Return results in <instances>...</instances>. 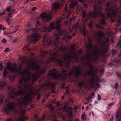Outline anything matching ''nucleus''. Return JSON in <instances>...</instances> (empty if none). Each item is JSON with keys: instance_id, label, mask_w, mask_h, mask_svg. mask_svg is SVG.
<instances>
[{"instance_id": "nucleus-4", "label": "nucleus", "mask_w": 121, "mask_h": 121, "mask_svg": "<svg viewBox=\"0 0 121 121\" xmlns=\"http://www.w3.org/2000/svg\"><path fill=\"white\" fill-rule=\"evenodd\" d=\"M74 48V46H72L71 48V52L70 54H68V55L64 57V60L65 61L63 62H62L61 60H59L57 59L58 55V54L56 53L51 54L50 61L57 62L60 66H62L63 63H66L67 65H68L72 60L73 59L77 60L78 59L76 52H73Z\"/></svg>"}, {"instance_id": "nucleus-11", "label": "nucleus", "mask_w": 121, "mask_h": 121, "mask_svg": "<svg viewBox=\"0 0 121 121\" xmlns=\"http://www.w3.org/2000/svg\"><path fill=\"white\" fill-rule=\"evenodd\" d=\"M27 66L29 68L32 69H38L39 68V66L38 65H36L35 62L30 60L29 63H27Z\"/></svg>"}, {"instance_id": "nucleus-48", "label": "nucleus", "mask_w": 121, "mask_h": 121, "mask_svg": "<svg viewBox=\"0 0 121 121\" xmlns=\"http://www.w3.org/2000/svg\"><path fill=\"white\" fill-rule=\"evenodd\" d=\"M82 51L81 49H79L78 52V54H80L82 52Z\"/></svg>"}, {"instance_id": "nucleus-16", "label": "nucleus", "mask_w": 121, "mask_h": 121, "mask_svg": "<svg viewBox=\"0 0 121 121\" xmlns=\"http://www.w3.org/2000/svg\"><path fill=\"white\" fill-rule=\"evenodd\" d=\"M72 108L70 107H68V109L66 111L67 112H69V117H71L72 116V113L71 111Z\"/></svg>"}, {"instance_id": "nucleus-21", "label": "nucleus", "mask_w": 121, "mask_h": 121, "mask_svg": "<svg viewBox=\"0 0 121 121\" xmlns=\"http://www.w3.org/2000/svg\"><path fill=\"white\" fill-rule=\"evenodd\" d=\"M78 3L76 1H74L72 2L70 5L69 7L70 8H73L76 5H77Z\"/></svg>"}, {"instance_id": "nucleus-35", "label": "nucleus", "mask_w": 121, "mask_h": 121, "mask_svg": "<svg viewBox=\"0 0 121 121\" xmlns=\"http://www.w3.org/2000/svg\"><path fill=\"white\" fill-rule=\"evenodd\" d=\"M94 95V93L93 92L89 95V96H90L91 98L92 99Z\"/></svg>"}, {"instance_id": "nucleus-19", "label": "nucleus", "mask_w": 121, "mask_h": 121, "mask_svg": "<svg viewBox=\"0 0 121 121\" xmlns=\"http://www.w3.org/2000/svg\"><path fill=\"white\" fill-rule=\"evenodd\" d=\"M59 6V4L58 3L53 4H52V9H53L55 10L58 9Z\"/></svg>"}, {"instance_id": "nucleus-41", "label": "nucleus", "mask_w": 121, "mask_h": 121, "mask_svg": "<svg viewBox=\"0 0 121 121\" xmlns=\"http://www.w3.org/2000/svg\"><path fill=\"white\" fill-rule=\"evenodd\" d=\"M121 45V38L119 39V42L118 43V45L120 46Z\"/></svg>"}, {"instance_id": "nucleus-3", "label": "nucleus", "mask_w": 121, "mask_h": 121, "mask_svg": "<svg viewBox=\"0 0 121 121\" xmlns=\"http://www.w3.org/2000/svg\"><path fill=\"white\" fill-rule=\"evenodd\" d=\"M116 5L113 2H107L106 5V12H108L106 18L109 17L111 21L115 22V19L118 21L119 23H121V10L118 12Z\"/></svg>"}, {"instance_id": "nucleus-31", "label": "nucleus", "mask_w": 121, "mask_h": 121, "mask_svg": "<svg viewBox=\"0 0 121 121\" xmlns=\"http://www.w3.org/2000/svg\"><path fill=\"white\" fill-rule=\"evenodd\" d=\"M47 31L48 32L52 31L53 30L50 26L47 27Z\"/></svg>"}, {"instance_id": "nucleus-62", "label": "nucleus", "mask_w": 121, "mask_h": 121, "mask_svg": "<svg viewBox=\"0 0 121 121\" xmlns=\"http://www.w3.org/2000/svg\"><path fill=\"white\" fill-rule=\"evenodd\" d=\"M5 13V11H4L2 13H0V15H1L3 14H4Z\"/></svg>"}, {"instance_id": "nucleus-23", "label": "nucleus", "mask_w": 121, "mask_h": 121, "mask_svg": "<svg viewBox=\"0 0 121 121\" xmlns=\"http://www.w3.org/2000/svg\"><path fill=\"white\" fill-rule=\"evenodd\" d=\"M5 84L4 82H0V89L2 88Z\"/></svg>"}, {"instance_id": "nucleus-24", "label": "nucleus", "mask_w": 121, "mask_h": 121, "mask_svg": "<svg viewBox=\"0 0 121 121\" xmlns=\"http://www.w3.org/2000/svg\"><path fill=\"white\" fill-rule=\"evenodd\" d=\"M106 0H98L97 2V4L100 5L104 1H105Z\"/></svg>"}, {"instance_id": "nucleus-63", "label": "nucleus", "mask_w": 121, "mask_h": 121, "mask_svg": "<svg viewBox=\"0 0 121 121\" xmlns=\"http://www.w3.org/2000/svg\"><path fill=\"white\" fill-rule=\"evenodd\" d=\"M30 45V44H27V45H25L24 46V47L23 48H26V47H27L29 45Z\"/></svg>"}, {"instance_id": "nucleus-10", "label": "nucleus", "mask_w": 121, "mask_h": 121, "mask_svg": "<svg viewBox=\"0 0 121 121\" xmlns=\"http://www.w3.org/2000/svg\"><path fill=\"white\" fill-rule=\"evenodd\" d=\"M59 71H56L55 69H54L52 71H50L48 76L52 77L54 79H56L59 77Z\"/></svg>"}, {"instance_id": "nucleus-28", "label": "nucleus", "mask_w": 121, "mask_h": 121, "mask_svg": "<svg viewBox=\"0 0 121 121\" xmlns=\"http://www.w3.org/2000/svg\"><path fill=\"white\" fill-rule=\"evenodd\" d=\"M48 53V51H45L42 53V56L43 57L44 56H45L46 54H47Z\"/></svg>"}, {"instance_id": "nucleus-34", "label": "nucleus", "mask_w": 121, "mask_h": 121, "mask_svg": "<svg viewBox=\"0 0 121 121\" xmlns=\"http://www.w3.org/2000/svg\"><path fill=\"white\" fill-rule=\"evenodd\" d=\"M121 107L119 108L118 110V112L117 113L121 114Z\"/></svg>"}, {"instance_id": "nucleus-38", "label": "nucleus", "mask_w": 121, "mask_h": 121, "mask_svg": "<svg viewBox=\"0 0 121 121\" xmlns=\"http://www.w3.org/2000/svg\"><path fill=\"white\" fill-rule=\"evenodd\" d=\"M117 75L118 77L120 78H121V74L117 72Z\"/></svg>"}, {"instance_id": "nucleus-18", "label": "nucleus", "mask_w": 121, "mask_h": 121, "mask_svg": "<svg viewBox=\"0 0 121 121\" xmlns=\"http://www.w3.org/2000/svg\"><path fill=\"white\" fill-rule=\"evenodd\" d=\"M116 118L117 121H121V114L117 113L116 114Z\"/></svg>"}, {"instance_id": "nucleus-58", "label": "nucleus", "mask_w": 121, "mask_h": 121, "mask_svg": "<svg viewBox=\"0 0 121 121\" xmlns=\"http://www.w3.org/2000/svg\"><path fill=\"white\" fill-rule=\"evenodd\" d=\"M67 37L69 39H71V36L70 35H68Z\"/></svg>"}, {"instance_id": "nucleus-64", "label": "nucleus", "mask_w": 121, "mask_h": 121, "mask_svg": "<svg viewBox=\"0 0 121 121\" xmlns=\"http://www.w3.org/2000/svg\"><path fill=\"white\" fill-rule=\"evenodd\" d=\"M89 108V106H87L86 107V110H88Z\"/></svg>"}, {"instance_id": "nucleus-36", "label": "nucleus", "mask_w": 121, "mask_h": 121, "mask_svg": "<svg viewBox=\"0 0 121 121\" xmlns=\"http://www.w3.org/2000/svg\"><path fill=\"white\" fill-rule=\"evenodd\" d=\"M3 69L2 64L1 63L0 64V70L2 71Z\"/></svg>"}, {"instance_id": "nucleus-61", "label": "nucleus", "mask_w": 121, "mask_h": 121, "mask_svg": "<svg viewBox=\"0 0 121 121\" xmlns=\"http://www.w3.org/2000/svg\"><path fill=\"white\" fill-rule=\"evenodd\" d=\"M3 26L2 25H0V30H2V28Z\"/></svg>"}, {"instance_id": "nucleus-14", "label": "nucleus", "mask_w": 121, "mask_h": 121, "mask_svg": "<svg viewBox=\"0 0 121 121\" xmlns=\"http://www.w3.org/2000/svg\"><path fill=\"white\" fill-rule=\"evenodd\" d=\"M55 84L51 83H48L47 84H43L42 85V87H45L47 89L53 88L54 87Z\"/></svg>"}, {"instance_id": "nucleus-60", "label": "nucleus", "mask_w": 121, "mask_h": 121, "mask_svg": "<svg viewBox=\"0 0 121 121\" xmlns=\"http://www.w3.org/2000/svg\"><path fill=\"white\" fill-rule=\"evenodd\" d=\"M51 41H49L48 43V45H50L51 44Z\"/></svg>"}, {"instance_id": "nucleus-26", "label": "nucleus", "mask_w": 121, "mask_h": 121, "mask_svg": "<svg viewBox=\"0 0 121 121\" xmlns=\"http://www.w3.org/2000/svg\"><path fill=\"white\" fill-rule=\"evenodd\" d=\"M4 98L2 95L0 94V99L1 100L0 103H2L4 101Z\"/></svg>"}, {"instance_id": "nucleus-59", "label": "nucleus", "mask_w": 121, "mask_h": 121, "mask_svg": "<svg viewBox=\"0 0 121 121\" xmlns=\"http://www.w3.org/2000/svg\"><path fill=\"white\" fill-rule=\"evenodd\" d=\"M39 21H38L36 22V25H38L39 24Z\"/></svg>"}, {"instance_id": "nucleus-39", "label": "nucleus", "mask_w": 121, "mask_h": 121, "mask_svg": "<svg viewBox=\"0 0 121 121\" xmlns=\"http://www.w3.org/2000/svg\"><path fill=\"white\" fill-rule=\"evenodd\" d=\"M3 43H5L7 42V40L5 39L4 38L2 40Z\"/></svg>"}, {"instance_id": "nucleus-25", "label": "nucleus", "mask_w": 121, "mask_h": 121, "mask_svg": "<svg viewBox=\"0 0 121 121\" xmlns=\"http://www.w3.org/2000/svg\"><path fill=\"white\" fill-rule=\"evenodd\" d=\"M20 114L21 116L24 115L25 114V111L24 110H21L20 112Z\"/></svg>"}, {"instance_id": "nucleus-45", "label": "nucleus", "mask_w": 121, "mask_h": 121, "mask_svg": "<svg viewBox=\"0 0 121 121\" xmlns=\"http://www.w3.org/2000/svg\"><path fill=\"white\" fill-rule=\"evenodd\" d=\"M92 99L90 96H88L86 99V100L89 101L91 99Z\"/></svg>"}, {"instance_id": "nucleus-22", "label": "nucleus", "mask_w": 121, "mask_h": 121, "mask_svg": "<svg viewBox=\"0 0 121 121\" xmlns=\"http://www.w3.org/2000/svg\"><path fill=\"white\" fill-rule=\"evenodd\" d=\"M96 34L100 38H101L104 35V33L101 32H96Z\"/></svg>"}, {"instance_id": "nucleus-17", "label": "nucleus", "mask_w": 121, "mask_h": 121, "mask_svg": "<svg viewBox=\"0 0 121 121\" xmlns=\"http://www.w3.org/2000/svg\"><path fill=\"white\" fill-rule=\"evenodd\" d=\"M69 49V47H68V48L64 47H61L60 49L61 50L64 51L65 52H67L68 53V51Z\"/></svg>"}, {"instance_id": "nucleus-2", "label": "nucleus", "mask_w": 121, "mask_h": 121, "mask_svg": "<svg viewBox=\"0 0 121 121\" xmlns=\"http://www.w3.org/2000/svg\"><path fill=\"white\" fill-rule=\"evenodd\" d=\"M109 41L108 39L107 38L101 42V45H99L98 46L95 44L93 46L91 43V39L88 38V41L86 44V48L89 51L92 48L93 50L91 54H88L85 56H83L81 58V60L85 62L82 63V65L90 68L88 72L84 73V76L89 75L93 76L95 75L96 71L94 70L93 66L89 62L93 60L96 61L99 56L108 51L109 46L108 43Z\"/></svg>"}, {"instance_id": "nucleus-9", "label": "nucleus", "mask_w": 121, "mask_h": 121, "mask_svg": "<svg viewBox=\"0 0 121 121\" xmlns=\"http://www.w3.org/2000/svg\"><path fill=\"white\" fill-rule=\"evenodd\" d=\"M60 21L61 20H56L55 22H54L50 23V27L53 30L56 28L58 30H59L61 27V26L59 24Z\"/></svg>"}, {"instance_id": "nucleus-47", "label": "nucleus", "mask_w": 121, "mask_h": 121, "mask_svg": "<svg viewBox=\"0 0 121 121\" xmlns=\"http://www.w3.org/2000/svg\"><path fill=\"white\" fill-rule=\"evenodd\" d=\"M37 9V8L36 7H34L31 9V10L32 11H34Z\"/></svg>"}, {"instance_id": "nucleus-54", "label": "nucleus", "mask_w": 121, "mask_h": 121, "mask_svg": "<svg viewBox=\"0 0 121 121\" xmlns=\"http://www.w3.org/2000/svg\"><path fill=\"white\" fill-rule=\"evenodd\" d=\"M81 118L82 119H86L85 117L84 116V115H83L82 116Z\"/></svg>"}, {"instance_id": "nucleus-20", "label": "nucleus", "mask_w": 121, "mask_h": 121, "mask_svg": "<svg viewBox=\"0 0 121 121\" xmlns=\"http://www.w3.org/2000/svg\"><path fill=\"white\" fill-rule=\"evenodd\" d=\"M59 35V34H56L55 35V36L56 39H55L54 41L55 44H56L57 43L58 39V36Z\"/></svg>"}, {"instance_id": "nucleus-50", "label": "nucleus", "mask_w": 121, "mask_h": 121, "mask_svg": "<svg viewBox=\"0 0 121 121\" xmlns=\"http://www.w3.org/2000/svg\"><path fill=\"white\" fill-rule=\"evenodd\" d=\"M67 7V4H66L65 6V11L66 12H67L68 11L66 10V9Z\"/></svg>"}, {"instance_id": "nucleus-15", "label": "nucleus", "mask_w": 121, "mask_h": 121, "mask_svg": "<svg viewBox=\"0 0 121 121\" xmlns=\"http://www.w3.org/2000/svg\"><path fill=\"white\" fill-rule=\"evenodd\" d=\"M33 32H44L47 31V28L43 27L41 29H39L37 28H33L31 29Z\"/></svg>"}, {"instance_id": "nucleus-40", "label": "nucleus", "mask_w": 121, "mask_h": 121, "mask_svg": "<svg viewBox=\"0 0 121 121\" xmlns=\"http://www.w3.org/2000/svg\"><path fill=\"white\" fill-rule=\"evenodd\" d=\"M44 117L45 116H44L43 118H41V119H37V120L36 121H41L44 119Z\"/></svg>"}, {"instance_id": "nucleus-55", "label": "nucleus", "mask_w": 121, "mask_h": 121, "mask_svg": "<svg viewBox=\"0 0 121 121\" xmlns=\"http://www.w3.org/2000/svg\"><path fill=\"white\" fill-rule=\"evenodd\" d=\"M107 35H108L109 36L110 35H111V32H107Z\"/></svg>"}, {"instance_id": "nucleus-37", "label": "nucleus", "mask_w": 121, "mask_h": 121, "mask_svg": "<svg viewBox=\"0 0 121 121\" xmlns=\"http://www.w3.org/2000/svg\"><path fill=\"white\" fill-rule=\"evenodd\" d=\"M41 97V95L40 94H39L38 95V96L37 98V99L38 100H39Z\"/></svg>"}, {"instance_id": "nucleus-44", "label": "nucleus", "mask_w": 121, "mask_h": 121, "mask_svg": "<svg viewBox=\"0 0 121 121\" xmlns=\"http://www.w3.org/2000/svg\"><path fill=\"white\" fill-rule=\"evenodd\" d=\"M118 86V83H116L114 85V87L115 88H117Z\"/></svg>"}, {"instance_id": "nucleus-46", "label": "nucleus", "mask_w": 121, "mask_h": 121, "mask_svg": "<svg viewBox=\"0 0 121 121\" xmlns=\"http://www.w3.org/2000/svg\"><path fill=\"white\" fill-rule=\"evenodd\" d=\"M101 96L99 95H98V100L99 101L101 99Z\"/></svg>"}, {"instance_id": "nucleus-52", "label": "nucleus", "mask_w": 121, "mask_h": 121, "mask_svg": "<svg viewBox=\"0 0 121 121\" xmlns=\"http://www.w3.org/2000/svg\"><path fill=\"white\" fill-rule=\"evenodd\" d=\"M9 17H7V18L5 20L6 22H9Z\"/></svg>"}, {"instance_id": "nucleus-30", "label": "nucleus", "mask_w": 121, "mask_h": 121, "mask_svg": "<svg viewBox=\"0 0 121 121\" xmlns=\"http://www.w3.org/2000/svg\"><path fill=\"white\" fill-rule=\"evenodd\" d=\"M85 11L84 10L82 11V14L83 17V18L84 19L86 17V15L85 14Z\"/></svg>"}, {"instance_id": "nucleus-8", "label": "nucleus", "mask_w": 121, "mask_h": 121, "mask_svg": "<svg viewBox=\"0 0 121 121\" xmlns=\"http://www.w3.org/2000/svg\"><path fill=\"white\" fill-rule=\"evenodd\" d=\"M16 105L15 103L12 102L9 103L4 108V110L5 112L8 114L10 111L13 110L15 108Z\"/></svg>"}, {"instance_id": "nucleus-13", "label": "nucleus", "mask_w": 121, "mask_h": 121, "mask_svg": "<svg viewBox=\"0 0 121 121\" xmlns=\"http://www.w3.org/2000/svg\"><path fill=\"white\" fill-rule=\"evenodd\" d=\"M40 16L42 18L44 22L48 21L51 18L50 15L49 14L43 13L41 14Z\"/></svg>"}, {"instance_id": "nucleus-56", "label": "nucleus", "mask_w": 121, "mask_h": 121, "mask_svg": "<svg viewBox=\"0 0 121 121\" xmlns=\"http://www.w3.org/2000/svg\"><path fill=\"white\" fill-rule=\"evenodd\" d=\"M17 31V29H15L14 31L12 32H11L10 34H13L15 32H16Z\"/></svg>"}, {"instance_id": "nucleus-6", "label": "nucleus", "mask_w": 121, "mask_h": 121, "mask_svg": "<svg viewBox=\"0 0 121 121\" xmlns=\"http://www.w3.org/2000/svg\"><path fill=\"white\" fill-rule=\"evenodd\" d=\"M81 69L79 66L77 67L75 69H73L68 73L67 72H66L65 70H64L61 71V78L63 81L66 79L67 75L70 76L74 74L76 77H78L81 74Z\"/></svg>"}, {"instance_id": "nucleus-32", "label": "nucleus", "mask_w": 121, "mask_h": 121, "mask_svg": "<svg viewBox=\"0 0 121 121\" xmlns=\"http://www.w3.org/2000/svg\"><path fill=\"white\" fill-rule=\"evenodd\" d=\"M12 9V7L10 6L9 7H8L6 8V10L8 12L10 11Z\"/></svg>"}, {"instance_id": "nucleus-49", "label": "nucleus", "mask_w": 121, "mask_h": 121, "mask_svg": "<svg viewBox=\"0 0 121 121\" xmlns=\"http://www.w3.org/2000/svg\"><path fill=\"white\" fill-rule=\"evenodd\" d=\"M9 50V48H6L4 50V51L6 52H8Z\"/></svg>"}, {"instance_id": "nucleus-33", "label": "nucleus", "mask_w": 121, "mask_h": 121, "mask_svg": "<svg viewBox=\"0 0 121 121\" xmlns=\"http://www.w3.org/2000/svg\"><path fill=\"white\" fill-rule=\"evenodd\" d=\"M112 55H115L117 53L116 50H113L112 51Z\"/></svg>"}, {"instance_id": "nucleus-42", "label": "nucleus", "mask_w": 121, "mask_h": 121, "mask_svg": "<svg viewBox=\"0 0 121 121\" xmlns=\"http://www.w3.org/2000/svg\"><path fill=\"white\" fill-rule=\"evenodd\" d=\"M96 27L97 28H100L102 29L103 28L101 26H100L99 25L97 24L96 25Z\"/></svg>"}, {"instance_id": "nucleus-29", "label": "nucleus", "mask_w": 121, "mask_h": 121, "mask_svg": "<svg viewBox=\"0 0 121 121\" xmlns=\"http://www.w3.org/2000/svg\"><path fill=\"white\" fill-rule=\"evenodd\" d=\"M114 104V103L113 102H112L111 104H108V106L107 107L108 109H110L111 107V106H112Z\"/></svg>"}, {"instance_id": "nucleus-43", "label": "nucleus", "mask_w": 121, "mask_h": 121, "mask_svg": "<svg viewBox=\"0 0 121 121\" xmlns=\"http://www.w3.org/2000/svg\"><path fill=\"white\" fill-rule=\"evenodd\" d=\"M93 22H91L89 24V26L90 28H91L92 26Z\"/></svg>"}, {"instance_id": "nucleus-7", "label": "nucleus", "mask_w": 121, "mask_h": 121, "mask_svg": "<svg viewBox=\"0 0 121 121\" xmlns=\"http://www.w3.org/2000/svg\"><path fill=\"white\" fill-rule=\"evenodd\" d=\"M100 81V80L98 78L95 80L93 77L89 80L87 81L86 82H85L84 81H81L78 84L79 87L82 86H84L86 89H91L94 87V82L95 81Z\"/></svg>"}, {"instance_id": "nucleus-51", "label": "nucleus", "mask_w": 121, "mask_h": 121, "mask_svg": "<svg viewBox=\"0 0 121 121\" xmlns=\"http://www.w3.org/2000/svg\"><path fill=\"white\" fill-rule=\"evenodd\" d=\"M114 119L113 116H112L110 118L109 121H113Z\"/></svg>"}, {"instance_id": "nucleus-53", "label": "nucleus", "mask_w": 121, "mask_h": 121, "mask_svg": "<svg viewBox=\"0 0 121 121\" xmlns=\"http://www.w3.org/2000/svg\"><path fill=\"white\" fill-rule=\"evenodd\" d=\"M78 23H76L74 25V26L76 28H77L78 27Z\"/></svg>"}, {"instance_id": "nucleus-57", "label": "nucleus", "mask_w": 121, "mask_h": 121, "mask_svg": "<svg viewBox=\"0 0 121 121\" xmlns=\"http://www.w3.org/2000/svg\"><path fill=\"white\" fill-rule=\"evenodd\" d=\"M66 93L67 94H70V91L69 90H67L66 91Z\"/></svg>"}, {"instance_id": "nucleus-5", "label": "nucleus", "mask_w": 121, "mask_h": 121, "mask_svg": "<svg viewBox=\"0 0 121 121\" xmlns=\"http://www.w3.org/2000/svg\"><path fill=\"white\" fill-rule=\"evenodd\" d=\"M93 12H90L88 15V16L90 17H95L98 15L99 14L101 17H103L100 20L101 24L104 25L105 24V20L106 18L104 17H105V15L104 14L102 13L100 11L102 9V8L100 6H98L97 4L94 6L93 7Z\"/></svg>"}, {"instance_id": "nucleus-1", "label": "nucleus", "mask_w": 121, "mask_h": 121, "mask_svg": "<svg viewBox=\"0 0 121 121\" xmlns=\"http://www.w3.org/2000/svg\"><path fill=\"white\" fill-rule=\"evenodd\" d=\"M7 69L13 72L16 71L21 74L22 76V79L20 81V86L18 88H21L18 91L14 92V89L12 91L9 93V96L11 98H15V96H19L25 94L26 96L23 99H21V101L19 102L18 105L26 106L29 102L30 101L31 98V95H36L41 88L37 90L33 89L32 84L33 82L37 80L41 75L44 73L45 69L39 70L35 74L30 73L27 70L25 69L22 72H21V67L20 66L17 69L16 64H14L11 65L10 63L7 64V68H5L3 72V76H5L8 73Z\"/></svg>"}, {"instance_id": "nucleus-12", "label": "nucleus", "mask_w": 121, "mask_h": 121, "mask_svg": "<svg viewBox=\"0 0 121 121\" xmlns=\"http://www.w3.org/2000/svg\"><path fill=\"white\" fill-rule=\"evenodd\" d=\"M40 37V35L38 33H36L33 34L31 38L29 37L28 39H29L31 41H37L39 40L38 38Z\"/></svg>"}, {"instance_id": "nucleus-27", "label": "nucleus", "mask_w": 121, "mask_h": 121, "mask_svg": "<svg viewBox=\"0 0 121 121\" xmlns=\"http://www.w3.org/2000/svg\"><path fill=\"white\" fill-rule=\"evenodd\" d=\"M22 62L23 63H27L25 57H22Z\"/></svg>"}]
</instances>
